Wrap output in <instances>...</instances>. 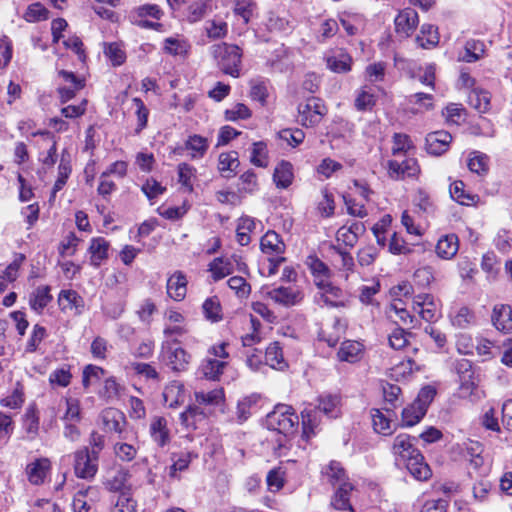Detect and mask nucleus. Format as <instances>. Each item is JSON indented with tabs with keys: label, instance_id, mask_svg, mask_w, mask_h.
<instances>
[{
	"label": "nucleus",
	"instance_id": "nucleus-1",
	"mask_svg": "<svg viewBox=\"0 0 512 512\" xmlns=\"http://www.w3.org/2000/svg\"><path fill=\"white\" fill-rule=\"evenodd\" d=\"M415 438L399 434L394 438L392 451L396 461L405 464L410 474L417 480L425 481L431 476V469L424 462L421 452L412 443Z\"/></svg>",
	"mask_w": 512,
	"mask_h": 512
},
{
	"label": "nucleus",
	"instance_id": "nucleus-2",
	"mask_svg": "<svg viewBox=\"0 0 512 512\" xmlns=\"http://www.w3.org/2000/svg\"><path fill=\"white\" fill-rule=\"evenodd\" d=\"M212 55L222 72L232 77H239L242 50L239 46L228 43H220L212 46Z\"/></svg>",
	"mask_w": 512,
	"mask_h": 512
},
{
	"label": "nucleus",
	"instance_id": "nucleus-3",
	"mask_svg": "<svg viewBox=\"0 0 512 512\" xmlns=\"http://www.w3.org/2000/svg\"><path fill=\"white\" fill-rule=\"evenodd\" d=\"M269 430L285 434H295L299 417L289 405L279 404L266 418Z\"/></svg>",
	"mask_w": 512,
	"mask_h": 512
},
{
	"label": "nucleus",
	"instance_id": "nucleus-4",
	"mask_svg": "<svg viewBox=\"0 0 512 512\" xmlns=\"http://www.w3.org/2000/svg\"><path fill=\"white\" fill-rule=\"evenodd\" d=\"M178 344L177 339L164 341L161 346V357L167 367L173 371L182 372L187 370L191 355Z\"/></svg>",
	"mask_w": 512,
	"mask_h": 512
},
{
	"label": "nucleus",
	"instance_id": "nucleus-5",
	"mask_svg": "<svg viewBox=\"0 0 512 512\" xmlns=\"http://www.w3.org/2000/svg\"><path fill=\"white\" fill-rule=\"evenodd\" d=\"M326 113L327 108L320 98L309 97L298 106V121L304 127H313L321 122Z\"/></svg>",
	"mask_w": 512,
	"mask_h": 512
},
{
	"label": "nucleus",
	"instance_id": "nucleus-6",
	"mask_svg": "<svg viewBox=\"0 0 512 512\" xmlns=\"http://www.w3.org/2000/svg\"><path fill=\"white\" fill-rule=\"evenodd\" d=\"M99 458L89 452L88 447H82L73 453V468L76 477L91 480L98 471Z\"/></svg>",
	"mask_w": 512,
	"mask_h": 512
},
{
	"label": "nucleus",
	"instance_id": "nucleus-7",
	"mask_svg": "<svg viewBox=\"0 0 512 512\" xmlns=\"http://www.w3.org/2000/svg\"><path fill=\"white\" fill-rule=\"evenodd\" d=\"M316 286L319 288L317 294L318 303L330 307H345L348 298L346 293L339 287L333 285L329 280L321 279L316 281Z\"/></svg>",
	"mask_w": 512,
	"mask_h": 512
},
{
	"label": "nucleus",
	"instance_id": "nucleus-8",
	"mask_svg": "<svg viewBox=\"0 0 512 512\" xmlns=\"http://www.w3.org/2000/svg\"><path fill=\"white\" fill-rule=\"evenodd\" d=\"M267 297L283 307L298 305L304 299V293L297 285L279 286L267 292Z\"/></svg>",
	"mask_w": 512,
	"mask_h": 512
},
{
	"label": "nucleus",
	"instance_id": "nucleus-9",
	"mask_svg": "<svg viewBox=\"0 0 512 512\" xmlns=\"http://www.w3.org/2000/svg\"><path fill=\"white\" fill-rule=\"evenodd\" d=\"M52 462L47 457L35 458L25 468L27 481L33 486H41L50 477Z\"/></svg>",
	"mask_w": 512,
	"mask_h": 512
},
{
	"label": "nucleus",
	"instance_id": "nucleus-10",
	"mask_svg": "<svg viewBox=\"0 0 512 512\" xmlns=\"http://www.w3.org/2000/svg\"><path fill=\"white\" fill-rule=\"evenodd\" d=\"M413 310L427 321L434 322L439 317V310L434 297L430 294H418L413 298Z\"/></svg>",
	"mask_w": 512,
	"mask_h": 512
},
{
	"label": "nucleus",
	"instance_id": "nucleus-11",
	"mask_svg": "<svg viewBox=\"0 0 512 512\" xmlns=\"http://www.w3.org/2000/svg\"><path fill=\"white\" fill-rule=\"evenodd\" d=\"M394 23L397 34L402 37H409L418 26V14L414 9L406 8L399 12Z\"/></svg>",
	"mask_w": 512,
	"mask_h": 512
},
{
	"label": "nucleus",
	"instance_id": "nucleus-12",
	"mask_svg": "<svg viewBox=\"0 0 512 512\" xmlns=\"http://www.w3.org/2000/svg\"><path fill=\"white\" fill-rule=\"evenodd\" d=\"M452 141L450 133L444 130L431 132L426 136V150L432 155H441L446 152Z\"/></svg>",
	"mask_w": 512,
	"mask_h": 512
},
{
	"label": "nucleus",
	"instance_id": "nucleus-13",
	"mask_svg": "<svg viewBox=\"0 0 512 512\" xmlns=\"http://www.w3.org/2000/svg\"><path fill=\"white\" fill-rule=\"evenodd\" d=\"M491 320L497 330L504 333H511L512 307L505 304L495 305L493 308Z\"/></svg>",
	"mask_w": 512,
	"mask_h": 512
},
{
	"label": "nucleus",
	"instance_id": "nucleus-14",
	"mask_svg": "<svg viewBox=\"0 0 512 512\" xmlns=\"http://www.w3.org/2000/svg\"><path fill=\"white\" fill-rule=\"evenodd\" d=\"M101 418L104 428L107 431L118 433L121 439H126L125 436H122L126 425V419L122 412L117 409L109 408L103 411Z\"/></svg>",
	"mask_w": 512,
	"mask_h": 512
},
{
	"label": "nucleus",
	"instance_id": "nucleus-15",
	"mask_svg": "<svg viewBox=\"0 0 512 512\" xmlns=\"http://www.w3.org/2000/svg\"><path fill=\"white\" fill-rule=\"evenodd\" d=\"M59 76L68 84L67 86L60 87L58 93L62 102H67L72 99L76 92L84 87V82L79 79L74 73L65 70L59 71Z\"/></svg>",
	"mask_w": 512,
	"mask_h": 512
},
{
	"label": "nucleus",
	"instance_id": "nucleus-16",
	"mask_svg": "<svg viewBox=\"0 0 512 512\" xmlns=\"http://www.w3.org/2000/svg\"><path fill=\"white\" fill-rule=\"evenodd\" d=\"M150 436L160 447H164L170 442V431L167 420L161 416H155L150 423Z\"/></svg>",
	"mask_w": 512,
	"mask_h": 512
},
{
	"label": "nucleus",
	"instance_id": "nucleus-17",
	"mask_svg": "<svg viewBox=\"0 0 512 512\" xmlns=\"http://www.w3.org/2000/svg\"><path fill=\"white\" fill-rule=\"evenodd\" d=\"M187 292V279L181 271H176L167 281V294L175 301L185 298Z\"/></svg>",
	"mask_w": 512,
	"mask_h": 512
},
{
	"label": "nucleus",
	"instance_id": "nucleus-18",
	"mask_svg": "<svg viewBox=\"0 0 512 512\" xmlns=\"http://www.w3.org/2000/svg\"><path fill=\"white\" fill-rule=\"evenodd\" d=\"M388 167L390 175L395 178L413 177L419 171L414 158L405 159L401 163L395 160L389 161Z\"/></svg>",
	"mask_w": 512,
	"mask_h": 512
},
{
	"label": "nucleus",
	"instance_id": "nucleus-19",
	"mask_svg": "<svg viewBox=\"0 0 512 512\" xmlns=\"http://www.w3.org/2000/svg\"><path fill=\"white\" fill-rule=\"evenodd\" d=\"M163 399L167 406L176 408L185 401L184 386L179 381H172L165 386Z\"/></svg>",
	"mask_w": 512,
	"mask_h": 512
},
{
	"label": "nucleus",
	"instance_id": "nucleus-20",
	"mask_svg": "<svg viewBox=\"0 0 512 512\" xmlns=\"http://www.w3.org/2000/svg\"><path fill=\"white\" fill-rule=\"evenodd\" d=\"M240 165L236 151L223 152L218 158V170L225 178H232Z\"/></svg>",
	"mask_w": 512,
	"mask_h": 512
},
{
	"label": "nucleus",
	"instance_id": "nucleus-21",
	"mask_svg": "<svg viewBox=\"0 0 512 512\" xmlns=\"http://www.w3.org/2000/svg\"><path fill=\"white\" fill-rule=\"evenodd\" d=\"M363 354V345L358 341H344L337 353L340 361L355 363L359 361Z\"/></svg>",
	"mask_w": 512,
	"mask_h": 512
},
{
	"label": "nucleus",
	"instance_id": "nucleus-22",
	"mask_svg": "<svg viewBox=\"0 0 512 512\" xmlns=\"http://www.w3.org/2000/svg\"><path fill=\"white\" fill-rule=\"evenodd\" d=\"M459 241L455 234L442 236L436 245V253L442 259H452L458 252Z\"/></svg>",
	"mask_w": 512,
	"mask_h": 512
},
{
	"label": "nucleus",
	"instance_id": "nucleus-23",
	"mask_svg": "<svg viewBox=\"0 0 512 512\" xmlns=\"http://www.w3.org/2000/svg\"><path fill=\"white\" fill-rule=\"evenodd\" d=\"M109 242L103 237H96L91 239L89 246L90 263L91 265L98 267L108 258Z\"/></svg>",
	"mask_w": 512,
	"mask_h": 512
},
{
	"label": "nucleus",
	"instance_id": "nucleus-24",
	"mask_svg": "<svg viewBox=\"0 0 512 512\" xmlns=\"http://www.w3.org/2000/svg\"><path fill=\"white\" fill-rule=\"evenodd\" d=\"M235 271L232 258H215L209 264V272H211L212 279L219 281Z\"/></svg>",
	"mask_w": 512,
	"mask_h": 512
},
{
	"label": "nucleus",
	"instance_id": "nucleus-25",
	"mask_svg": "<svg viewBox=\"0 0 512 512\" xmlns=\"http://www.w3.org/2000/svg\"><path fill=\"white\" fill-rule=\"evenodd\" d=\"M263 253L268 255H280L284 252L285 244L275 231H268L260 242Z\"/></svg>",
	"mask_w": 512,
	"mask_h": 512
},
{
	"label": "nucleus",
	"instance_id": "nucleus-26",
	"mask_svg": "<svg viewBox=\"0 0 512 512\" xmlns=\"http://www.w3.org/2000/svg\"><path fill=\"white\" fill-rule=\"evenodd\" d=\"M226 365L227 363L220 359L206 358L202 361L199 370L206 379L216 381L223 374Z\"/></svg>",
	"mask_w": 512,
	"mask_h": 512
},
{
	"label": "nucleus",
	"instance_id": "nucleus-27",
	"mask_svg": "<svg viewBox=\"0 0 512 512\" xmlns=\"http://www.w3.org/2000/svg\"><path fill=\"white\" fill-rule=\"evenodd\" d=\"M293 166L288 161H281L275 168L273 180L278 188L286 189L293 181Z\"/></svg>",
	"mask_w": 512,
	"mask_h": 512
},
{
	"label": "nucleus",
	"instance_id": "nucleus-28",
	"mask_svg": "<svg viewBox=\"0 0 512 512\" xmlns=\"http://www.w3.org/2000/svg\"><path fill=\"white\" fill-rule=\"evenodd\" d=\"M352 490L353 486L351 483L343 482L340 484L332 498L331 505L337 510L355 512L349 502V494Z\"/></svg>",
	"mask_w": 512,
	"mask_h": 512
},
{
	"label": "nucleus",
	"instance_id": "nucleus-29",
	"mask_svg": "<svg viewBox=\"0 0 512 512\" xmlns=\"http://www.w3.org/2000/svg\"><path fill=\"white\" fill-rule=\"evenodd\" d=\"M206 418L205 412L196 405H190L180 414L181 424L187 429H197L198 424Z\"/></svg>",
	"mask_w": 512,
	"mask_h": 512
},
{
	"label": "nucleus",
	"instance_id": "nucleus-30",
	"mask_svg": "<svg viewBox=\"0 0 512 512\" xmlns=\"http://www.w3.org/2000/svg\"><path fill=\"white\" fill-rule=\"evenodd\" d=\"M212 11V0H195L187 9V21L196 23Z\"/></svg>",
	"mask_w": 512,
	"mask_h": 512
},
{
	"label": "nucleus",
	"instance_id": "nucleus-31",
	"mask_svg": "<svg viewBox=\"0 0 512 512\" xmlns=\"http://www.w3.org/2000/svg\"><path fill=\"white\" fill-rule=\"evenodd\" d=\"M468 103L479 113H486L490 109V93L474 88L468 94Z\"/></svg>",
	"mask_w": 512,
	"mask_h": 512
},
{
	"label": "nucleus",
	"instance_id": "nucleus-32",
	"mask_svg": "<svg viewBox=\"0 0 512 512\" xmlns=\"http://www.w3.org/2000/svg\"><path fill=\"white\" fill-rule=\"evenodd\" d=\"M185 148L191 151L190 156L192 159H200L206 154L209 142L207 138L195 134L189 136L185 141Z\"/></svg>",
	"mask_w": 512,
	"mask_h": 512
},
{
	"label": "nucleus",
	"instance_id": "nucleus-33",
	"mask_svg": "<svg viewBox=\"0 0 512 512\" xmlns=\"http://www.w3.org/2000/svg\"><path fill=\"white\" fill-rule=\"evenodd\" d=\"M485 45L479 40H469L464 47V53L459 60L467 63L476 62L484 56Z\"/></svg>",
	"mask_w": 512,
	"mask_h": 512
},
{
	"label": "nucleus",
	"instance_id": "nucleus-34",
	"mask_svg": "<svg viewBox=\"0 0 512 512\" xmlns=\"http://www.w3.org/2000/svg\"><path fill=\"white\" fill-rule=\"evenodd\" d=\"M316 409L330 418H335L339 414L340 399L337 395L325 394L318 398Z\"/></svg>",
	"mask_w": 512,
	"mask_h": 512
},
{
	"label": "nucleus",
	"instance_id": "nucleus-35",
	"mask_svg": "<svg viewBox=\"0 0 512 512\" xmlns=\"http://www.w3.org/2000/svg\"><path fill=\"white\" fill-rule=\"evenodd\" d=\"M387 414H384L379 409H372L371 410V417L373 422L374 430L383 435H389L391 434V416L393 412H386Z\"/></svg>",
	"mask_w": 512,
	"mask_h": 512
},
{
	"label": "nucleus",
	"instance_id": "nucleus-36",
	"mask_svg": "<svg viewBox=\"0 0 512 512\" xmlns=\"http://www.w3.org/2000/svg\"><path fill=\"white\" fill-rule=\"evenodd\" d=\"M303 435L307 438L315 433V429L318 427L319 411L316 408H305L301 412Z\"/></svg>",
	"mask_w": 512,
	"mask_h": 512
},
{
	"label": "nucleus",
	"instance_id": "nucleus-37",
	"mask_svg": "<svg viewBox=\"0 0 512 512\" xmlns=\"http://www.w3.org/2000/svg\"><path fill=\"white\" fill-rule=\"evenodd\" d=\"M52 300L49 286H39L30 296V306L33 310L41 312Z\"/></svg>",
	"mask_w": 512,
	"mask_h": 512
},
{
	"label": "nucleus",
	"instance_id": "nucleus-38",
	"mask_svg": "<svg viewBox=\"0 0 512 512\" xmlns=\"http://www.w3.org/2000/svg\"><path fill=\"white\" fill-rule=\"evenodd\" d=\"M39 415L35 404H31L26 408L24 414V429L31 439H34L39 432Z\"/></svg>",
	"mask_w": 512,
	"mask_h": 512
},
{
	"label": "nucleus",
	"instance_id": "nucleus-39",
	"mask_svg": "<svg viewBox=\"0 0 512 512\" xmlns=\"http://www.w3.org/2000/svg\"><path fill=\"white\" fill-rule=\"evenodd\" d=\"M376 104V96L367 86L361 87L356 94L355 108L358 111H370Z\"/></svg>",
	"mask_w": 512,
	"mask_h": 512
},
{
	"label": "nucleus",
	"instance_id": "nucleus-40",
	"mask_svg": "<svg viewBox=\"0 0 512 512\" xmlns=\"http://www.w3.org/2000/svg\"><path fill=\"white\" fill-rule=\"evenodd\" d=\"M256 228V222L248 216L241 217L236 230L237 241L240 245L246 246L250 243L249 233Z\"/></svg>",
	"mask_w": 512,
	"mask_h": 512
},
{
	"label": "nucleus",
	"instance_id": "nucleus-41",
	"mask_svg": "<svg viewBox=\"0 0 512 512\" xmlns=\"http://www.w3.org/2000/svg\"><path fill=\"white\" fill-rule=\"evenodd\" d=\"M163 49L167 54L173 56H185L190 49V45L184 39L168 37L164 40Z\"/></svg>",
	"mask_w": 512,
	"mask_h": 512
},
{
	"label": "nucleus",
	"instance_id": "nucleus-42",
	"mask_svg": "<svg viewBox=\"0 0 512 512\" xmlns=\"http://www.w3.org/2000/svg\"><path fill=\"white\" fill-rule=\"evenodd\" d=\"M113 451L117 459L122 462H131L138 453V447L131 443L117 441L113 445Z\"/></svg>",
	"mask_w": 512,
	"mask_h": 512
},
{
	"label": "nucleus",
	"instance_id": "nucleus-43",
	"mask_svg": "<svg viewBox=\"0 0 512 512\" xmlns=\"http://www.w3.org/2000/svg\"><path fill=\"white\" fill-rule=\"evenodd\" d=\"M178 181L188 192L193 191V180L196 178V169L188 163H180L177 167Z\"/></svg>",
	"mask_w": 512,
	"mask_h": 512
},
{
	"label": "nucleus",
	"instance_id": "nucleus-44",
	"mask_svg": "<svg viewBox=\"0 0 512 512\" xmlns=\"http://www.w3.org/2000/svg\"><path fill=\"white\" fill-rule=\"evenodd\" d=\"M421 34L423 36H417L416 41L422 48L434 47L439 41L437 28L432 24L422 25Z\"/></svg>",
	"mask_w": 512,
	"mask_h": 512
},
{
	"label": "nucleus",
	"instance_id": "nucleus-45",
	"mask_svg": "<svg viewBox=\"0 0 512 512\" xmlns=\"http://www.w3.org/2000/svg\"><path fill=\"white\" fill-rule=\"evenodd\" d=\"M266 364L272 368L283 369L285 366L282 348L277 342L271 343L265 351Z\"/></svg>",
	"mask_w": 512,
	"mask_h": 512
},
{
	"label": "nucleus",
	"instance_id": "nucleus-46",
	"mask_svg": "<svg viewBox=\"0 0 512 512\" xmlns=\"http://www.w3.org/2000/svg\"><path fill=\"white\" fill-rule=\"evenodd\" d=\"M425 414L424 408H420L413 402L402 410V424L403 426L411 427L419 423Z\"/></svg>",
	"mask_w": 512,
	"mask_h": 512
},
{
	"label": "nucleus",
	"instance_id": "nucleus-47",
	"mask_svg": "<svg viewBox=\"0 0 512 512\" xmlns=\"http://www.w3.org/2000/svg\"><path fill=\"white\" fill-rule=\"evenodd\" d=\"M464 183L462 181H455L450 185V195L461 205H471L475 203L476 196L466 193L464 190Z\"/></svg>",
	"mask_w": 512,
	"mask_h": 512
},
{
	"label": "nucleus",
	"instance_id": "nucleus-48",
	"mask_svg": "<svg viewBox=\"0 0 512 512\" xmlns=\"http://www.w3.org/2000/svg\"><path fill=\"white\" fill-rule=\"evenodd\" d=\"M476 321L474 312L468 307H461L451 318L452 325L461 329L468 328Z\"/></svg>",
	"mask_w": 512,
	"mask_h": 512
},
{
	"label": "nucleus",
	"instance_id": "nucleus-49",
	"mask_svg": "<svg viewBox=\"0 0 512 512\" xmlns=\"http://www.w3.org/2000/svg\"><path fill=\"white\" fill-rule=\"evenodd\" d=\"M400 393L401 388L398 385L386 383L383 386V396L385 400L384 410L386 412H393V409L397 407Z\"/></svg>",
	"mask_w": 512,
	"mask_h": 512
},
{
	"label": "nucleus",
	"instance_id": "nucleus-50",
	"mask_svg": "<svg viewBox=\"0 0 512 512\" xmlns=\"http://www.w3.org/2000/svg\"><path fill=\"white\" fill-rule=\"evenodd\" d=\"M71 173V165L69 159L65 158V153H62L61 161L58 166V178L55 181L52 190V196H55L66 184L67 179Z\"/></svg>",
	"mask_w": 512,
	"mask_h": 512
},
{
	"label": "nucleus",
	"instance_id": "nucleus-51",
	"mask_svg": "<svg viewBox=\"0 0 512 512\" xmlns=\"http://www.w3.org/2000/svg\"><path fill=\"white\" fill-rule=\"evenodd\" d=\"M195 399L198 404L216 406L223 401L224 392L222 389H214L207 392L199 391L195 393Z\"/></svg>",
	"mask_w": 512,
	"mask_h": 512
},
{
	"label": "nucleus",
	"instance_id": "nucleus-52",
	"mask_svg": "<svg viewBox=\"0 0 512 512\" xmlns=\"http://www.w3.org/2000/svg\"><path fill=\"white\" fill-rule=\"evenodd\" d=\"M63 422L80 423L82 420L80 402L76 398H66V411L61 417Z\"/></svg>",
	"mask_w": 512,
	"mask_h": 512
},
{
	"label": "nucleus",
	"instance_id": "nucleus-53",
	"mask_svg": "<svg viewBox=\"0 0 512 512\" xmlns=\"http://www.w3.org/2000/svg\"><path fill=\"white\" fill-rule=\"evenodd\" d=\"M307 264L315 277V283L321 279L329 280L330 269L323 261L317 257L310 256L307 259Z\"/></svg>",
	"mask_w": 512,
	"mask_h": 512
},
{
	"label": "nucleus",
	"instance_id": "nucleus-54",
	"mask_svg": "<svg viewBox=\"0 0 512 512\" xmlns=\"http://www.w3.org/2000/svg\"><path fill=\"white\" fill-rule=\"evenodd\" d=\"M130 477V473L125 468L118 469L111 478L106 481V487L110 491H121Z\"/></svg>",
	"mask_w": 512,
	"mask_h": 512
},
{
	"label": "nucleus",
	"instance_id": "nucleus-55",
	"mask_svg": "<svg viewBox=\"0 0 512 512\" xmlns=\"http://www.w3.org/2000/svg\"><path fill=\"white\" fill-rule=\"evenodd\" d=\"M278 137L287 142V144L293 148L299 146L305 139V133L299 128L295 129H283L278 132Z\"/></svg>",
	"mask_w": 512,
	"mask_h": 512
},
{
	"label": "nucleus",
	"instance_id": "nucleus-56",
	"mask_svg": "<svg viewBox=\"0 0 512 512\" xmlns=\"http://www.w3.org/2000/svg\"><path fill=\"white\" fill-rule=\"evenodd\" d=\"M250 97L253 100L260 102L261 105H265L268 97L267 83L263 80H251Z\"/></svg>",
	"mask_w": 512,
	"mask_h": 512
},
{
	"label": "nucleus",
	"instance_id": "nucleus-57",
	"mask_svg": "<svg viewBox=\"0 0 512 512\" xmlns=\"http://www.w3.org/2000/svg\"><path fill=\"white\" fill-rule=\"evenodd\" d=\"M467 165L471 172L478 175L484 174L488 171V157L479 152H473L470 154Z\"/></svg>",
	"mask_w": 512,
	"mask_h": 512
},
{
	"label": "nucleus",
	"instance_id": "nucleus-58",
	"mask_svg": "<svg viewBox=\"0 0 512 512\" xmlns=\"http://www.w3.org/2000/svg\"><path fill=\"white\" fill-rule=\"evenodd\" d=\"M104 54L113 66H120L126 60V54L118 43L107 44L104 48Z\"/></svg>",
	"mask_w": 512,
	"mask_h": 512
},
{
	"label": "nucleus",
	"instance_id": "nucleus-59",
	"mask_svg": "<svg viewBox=\"0 0 512 512\" xmlns=\"http://www.w3.org/2000/svg\"><path fill=\"white\" fill-rule=\"evenodd\" d=\"M322 199L318 202L317 209L321 216L330 217L334 214L335 203L332 193L324 188L321 191Z\"/></svg>",
	"mask_w": 512,
	"mask_h": 512
},
{
	"label": "nucleus",
	"instance_id": "nucleus-60",
	"mask_svg": "<svg viewBox=\"0 0 512 512\" xmlns=\"http://www.w3.org/2000/svg\"><path fill=\"white\" fill-rule=\"evenodd\" d=\"M132 103L136 108L135 114L138 123L135 132L138 134L147 126L149 110L147 109L144 102L140 98H133Z\"/></svg>",
	"mask_w": 512,
	"mask_h": 512
},
{
	"label": "nucleus",
	"instance_id": "nucleus-61",
	"mask_svg": "<svg viewBox=\"0 0 512 512\" xmlns=\"http://www.w3.org/2000/svg\"><path fill=\"white\" fill-rule=\"evenodd\" d=\"M48 10L41 3H33L28 6L24 19L28 22H38L48 18Z\"/></svg>",
	"mask_w": 512,
	"mask_h": 512
},
{
	"label": "nucleus",
	"instance_id": "nucleus-62",
	"mask_svg": "<svg viewBox=\"0 0 512 512\" xmlns=\"http://www.w3.org/2000/svg\"><path fill=\"white\" fill-rule=\"evenodd\" d=\"M207 36L211 39H221L227 35L228 25L224 21L210 20L205 27Z\"/></svg>",
	"mask_w": 512,
	"mask_h": 512
},
{
	"label": "nucleus",
	"instance_id": "nucleus-63",
	"mask_svg": "<svg viewBox=\"0 0 512 512\" xmlns=\"http://www.w3.org/2000/svg\"><path fill=\"white\" fill-rule=\"evenodd\" d=\"M227 283L239 298H247L251 293L250 284L242 276H233Z\"/></svg>",
	"mask_w": 512,
	"mask_h": 512
},
{
	"label": "nucleus",
	"instance_id": "nucleus-64",
	"mask_svg": "<svg viewBox=\"0 0 512 512\" xmlns=\"http://www.w3.org/2000/svg\"><path fill=\"white\" fill-rule=\"evenodd\" d=\"M285 472L281 467L270 470L267 474L266 481L270 491L277 492L284 486Z\"/></svg>",
	"mask_w": 512,
	"mask_h": 512
}]
</instances>
